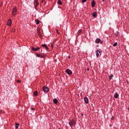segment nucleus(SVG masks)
<instances>
[{
	"label": "nucleus",
	"mask_w": 129,
	"mask_h": 129,
	"mask_svg": "<svg viewBox=\"0 0 129 129\" xmlns=\"http://www.w3.org/2000/svg\"><path fill=\"white\" fill-rule=\"evenodd\" d=\"M68 59H70L71 58V56H70V55H69L68 56Z\"/></svg>",
	"instance_id": "7c9ffc66"
},
{
	"label": "nucleus",
	"mask_w": 129,
	"mask_h": 129,
	"mask_svg": "<svg viewBox=\"0 0 129 129\" xmlns=\"http://www.w3.org/2000/svg\"><path fill=\"white\" fill-rule=\"evenodd\" d=\"M57 34H59V31H58V29H56Z\"/></svg>",
	"instance_id": "c85d7f7f"
},
{
	"label": "nucleus",
	"mask_w": 129,
	"mask_h": 129,
	"mask_svg": "<svg viewBox=\"0 0 129 129\" xmlns=\"http://www.w3.org/2000/svg\"><path fill=\"white\" fill-rule=\"evenodd\" d=\"M66 72L68 75H72V71L69 69H67Z\"/></svg>",
	"instance_id": "39448f33"
},
{
	"label": "nucleus",
	"mask_w": 129,
	"mask_h": 129,
	"mask_svg": "<svg viewBox=\"0 0 129 129\" xmlns=\"http://www.w3.org/2000/svg\"><path fill=\"white\" fill-rule=\"evenodd\" d=\"M37 33H40V30H37Z\"/></svg>",
	"instance_id": "72a5a7b5"
},
{
	"label": "nucleus",
	"mask_w": 129,
	"mask_h": 129,
	"mask_svg": "<svg viewBox=\"0 0 129 129\" xmlns=\"http://www.w3.org/2000/svg\"><path fill=\"white\" fill-rule=\"evenodd\" d=\"M119 95L117 93H116L114 95V98H118Z\"/></svg>",
	"instance_id": "f3484780"
},
{
	"label": "nucleus",
	"mask_w": 129,
	"mask_h": 129,
	"mask_svg": "<svg viewBox=\"0 0 129 129\" xmlns=\"http://www.w3.org/2000/svg\"><path fill=\"white\" fill-rule=\"evenodd\" d=\"M16 82H17V83H21V80H18L16 81Z\"/></svg>",
	"instance_id": "bb28decb"
},
{
	"label": "nucleus",
	"mask_w": 129,
	"mask_h": 129,
	"mask_svg": "<svg viewBox=\"0 0 129 129\" xmlns=\"http://www.w3.org/2000/svg\"><path fill=\"white\" fill-rule=\"evenodd\" d=\"M84 100L85 102V103H89V100L88 99V98L87 97H85L84 98Z\"/></svg>",
	"instance_id": "6e6552de"
},
{
	"label": "nucleus",
	"mask_w": 129,
	"mask_h": 129,
	"mask_svg": "<svg viewBox=\"0 0 129 129\" xmlns=\"http://www.w3.org/2000/svg\"><path fill=\"white\" fill-rule=\"evenodd\" d=\"M95 42L96 44H99V43L100 44H103V41H102V40H101V39H100V38H97L95 40Z\"/></svg>",
	"instance_id": "f03ea898"
},
{
	"label": "nucleus",
	"mask_w": 129,
	"mask_h": 129,
	"mask_svg": "<svg viewBox=\"0 0 129 129\" xmlns=\"http://www.w3.org/2000/svg\"><path fill=\"white\" fill-rule=\"evenodd\" d=\"M33 95H34V96H38V91H34L33 93Z\"/></svg>",
	"instance_id": "ddd939ff"
},
{
	"label": "nucleus",
	"mask_w": 129,
	"mask_h": 129,
	"mask_svg": "<svg viewBox=\"0 0 129 129\" xmlns=\"http://www.w3.org/2000/svg\"><path fill=\"white\" fill-rule=\"evenodd\" d=\"M31 49L32 51H34V52H37V51H38V50H39L40 49V47H37L36 48H35V47L32 46L31 47Z\"/></svg>",
	"instance_id": "423d86ee"
},
{
	"label": "nucleus",
	"mask_w": 129,
	"mask_h": 129,
	"mask_svg": "<svg viewBox=\"0 0 129 129\" xmlns=\"http://www.w3.org/2000/svg\"><path fill=\"white\" fill-rule=\"evenodd\" d=\"M35 22H36V25H39V24H40V20H39V19H36L35 20Z\"/></svg>",
	"instance_id": "a211bd4d"
},
{
	"label": "nucleus",
	"mask_w": 129,
	"mask_h": 129,
	"mask_svg": "<svg viewBox=\"0 0 129 129\" xmlns=\"http://www.w3.org/2000/svg\"><path fill=\"white\" fill-rule=\"evenodd\" d=\"M99 54H101V53H102V51H100V50H99Z\"/></svg>",
	"instance_id": "c756f323"
},
{
	"label": "nucleus",
	"mask_w": 129,
	"mask_h": 129,
	"mask_svg": "<svg viewBox=\"0 0 129 129\" xmlns=\"http://www.w3.org/2000/svg\"><path fill=\"white\" fill-rule=\"evenodd\" d=\"M128 109H129V108H128Z\"/></svg>",
	"instance_id": "a19ab883"
},
{
	"label": "nucleus",
	"mask_w": 129,
	"mask_h": 129,
	"mask_svg": "<svg viewBox=\"0 0 129 129\" xmlns=\"http://www.w3.org/2000/svg\"><path fill=\"white\" fill-rule=\"evenodd\" d=\"M15 125H16L15 126V128L18 129V128H19V126H20V124L18 123H16Z\"/></svg>",
	"instance_id": "2eb2a0df"
},
{
	"label": "nucleus",
	"mask_w": 129,
	"mask_h": 129,
	"mask_svg": "<svg viewBox=\"0 0 129 129\" xmlns=\"http://www.w3.org/2000/svg\"><path fill=\"white\" fill-rule=\"evenodd\" d=\"M126 82H127V84L128 85L129 84V82H128V81L127 80H126Z\"/></svg>",
	"instance_id": "2f4dec72"
},
{
	"label": "nucleus",
	"mask_w": 129,
	"mask_h": 129,
	"mask_svg": "<svg viewBox=\"0 0 129 129\" xmlns=\"http://www.w3.org/2000/svg\"><path fill=\"white\" fill-rule=\"evenodd\" d=\"M87 71H89V68L87 69Z\"/></svg>",
	"instance_id": "473e14b6"
},
{
	"label": "nucleus",
	"mask_w": 129,
	"mask_h": 129,
	"mask_svg": "<svg viewBox=\"0 0 129 129\" xmlns=\"http://www.w3.org/2000/svg\"><path fill=\"white\" fill-rule=\"evenodd\" d=\"M51 47L52 48H54V44H51Z\"/></svg>",
	"instance_id": "cd10ccee"
},
{
	"label": "nucleus",
	"mask_w": 129,
	"mask_h": 129,
	"mask_svg": "<svg viewBox=\"0 0 129 129\" xmlns=\"http://www.w3.org/2000/svg\"><path fill=\"white\" fill-rule=\"evenodd\" d=\"M92 16L93 18H97V14H96V12L93 13Z\"/></svg>",
	"instance_id": "9d476101"
},
{
	"label": "nucleus",
	"mask_w": 129,
	"mask_h": 129,
	"mask_svg": "<svg viewBox=\"0 0 129 129\" xmlns=\"http://www.w3.org/2000/svg\"><path fill=\"white\" fill-rule=\"evenodd\" d=\"M115 36H118V35H119V33L118 32V31L116 32L115 33Z\"/></svg>",
	"instance_id": "5701e85b"
},
{
	"label": "nucleus",
	"mask_w": 129,
	"mask_h": 129,
	"mask_svg": "<svg viewBox=\"0 0 129 129\" xmlns=\"http://www.w3.org/2000/svg\"><path fill=\"white\" fill-rule=\"evenodd\" d=\"M57 4L60 6L62 5V2H61V0H58Z\"/></svg>",
	"instance_id": "6ab92c4d"
},
{
	"label": "nucleus",
	"mask_w": 129,
	"mask_h": 129,
	"mask_svg": "<svg viewBox=\"0 0 129 129\" xmlns=\"http://www.w3.org/2000/svg\"><path fill=\"white\" fill-rule=\"evenodd\" d=\"M58 102V100L56 98L53 99V103H54V104H57Z\"/></svg>",
	"instance_id": "4468645a"
},
{
	"label": "nucleus",
	"mask_w": 129,
	"mask_h": 129,
	"mask_svg": "<svg viewBox=\"0 0 129 129\" xmlns=\"http://www.w3.org/2000/svg\"><path fill=\"white\" fill-rule=\"evenodd\" d=\"M99 50H97L96 51V54L97 57H99Z\"/></svg>",
	"instance_id": "dca6fc26"
},
{
	"label": "nucleus",
	"mask_w": 129,
	"mask_h": 129,
	"mask_svg": "<svg viewBox=\"0 0 129 129\" xmlns=\"http://www.w3.org/2000/svg\"><path fill=\"white\" fill-rule=\"evenodd\" d=\"M75 124V121L74 120H72L69 122V124L72 127L73 125Z\"/></svg>",
	"instance_id": "20e7f679"
},
{
	"label": "nucleus",
	"mask_w": 129,
	"mask_h": 129,
	"mask_svg": "<svg viewBox=\"0 0 129 129\" xmlns=\"http://www.w3.org/2000/svg\"><path fill=\"white\" fill-rule=\"evenodd\" d=\"M36 55L37 57H38L39 58H45V57H46V55L45 54L41 55L39 53H36Z\"/></svg>",
	"instance_id": "0eeeda50"
},
{
	"label": "nucleus",
	"mask_w": 129,
	"mask_h": 129,
	"mask_svg": "<svg viewBox=\"0 0 129 129\" xmlns=\"http://www.w3.org/2000/svg\"><path fill=\"white\" fill-rule=\"evenodd\" d=\"M31 110H32V111L33 110L34 113H36V111H35L36 109H35V108L31 107Z\"/></svg>",
	"instance_id": "412c9836"
},
{
	"label": "nucleus",
	"mask_w": 129,
	"mask_h": 129,
	"mask_svg": "<svg viewBox=\"0 0 129 129\" xmlns=\"http://www.w3.org/2000/svg\"><path fill=\"white\" fill-rule=\"evenodd\" d=\"M8 26H12V21L11 19L8 20Z\"/></svg>",
	"instance_id": "9b49d317"
},
{
	"label": "nucleus",
	"mask_w": 129,
	"mask_h": 129,
	"mask_svg": "<svg viewBox=\"0 0 129 129\" xmlns=\"http://www.w3.org/2000/svg\"><path fill=\"white\" fill-rule=\"evenodd\" d=\"M40 52H42V50L40 51Z\"/></svg>",
	"instance_id": "ea45409f"
},
{
	"label": "nucleus",
	"mask_w": 129,
	"mask_h": 129,
	"mask_svg": "<svg viewBox=\"0 0 129 129\" xmlns=\"http://www.w3.org/2000/svg\"><path fill=\"white\" fill-rule=\"evenodd\" d=\"M42 89L43 91L45 93H48L49 92V88L46 87V86H43Z\"/></svg>",
	"instance_id": "7ed1b4c3"
},
{
	"label": "nucleus",
	"mask_w": 129,
	"mask_h": 129,
	"mask_svg": "<svg viewBox=\"0 0 129 129\" xmlns=\"http://www.w3.org/2000/svg\"><path fill=\"white\" fill-rule=\"evenodd\" d=\"M116 46H117V42H115V43L113 44V47H116Z\"/></svg>",
	"instance_id": "b1692460"
},
{
	"label": "nucleus",
	"mask_w": 129,
	"mask_h": 129,
	"mask_svg": "<svg viewBox=\"0 0 129 129\" xmlns=\"http://www.w3.org/2000/svg\"><path fill=\"white\" fill-rule=\"evenodd\" d=\"M103 2H105V0H102Z\"/></svg>",
	"instance_id": "c9c22d12"
},
{
	"label": "nucleus",
	"mask_w": 129,
	"mask_h": 129,
	"mask_svg": "<svg viewBox=\"0 0 129 129\" xmlns=\"http://www.w3.org/2000/svg\"><path fill=\"white\" fill-rule=\"evenodd\" d=\"M95 1L94 0L92 1V3H91V6H92V8H94V7H95Z\"/></svg>",
	"instance_id": "1a4fd4ad"
},
{
	"label": "nucleus",
	"mask_w": 129,
	"mask_h": 129,
	"mask_svg": "<svg viewBox=\"0 0 129 129\" xmlns=\"http://www.w3.org/2000/svg\"><path fill=\"white\" fill-rule=\"evenodd\" d=\"M35 3L36 4L35 5L36 7H38V6H39V3H38V1L35 0Z\"/></svg>",
	"instance_id": "4be33fe9"
},
{
	"label": "nucleus",
	"mask_w": 129,
	"mask_h": 129,
	"mask_svg": "<svg viewBox=\"0 0 129 129\" xmlns=\"http://www.w3.org/2000/svg\"><path fill=\"white\" fill-rule=\"evenodd\" d=\"M87 0H82V2L83 3V4H84V3H86Z\"/></svg>",
	"instance_id": "a878e982"
},
{
	"label": "nucleus",
	"mask_w": 129,
	"mask_h": 129,
	"mask_svg": "<svg viewBox=\"0 0 129 129\" xmlns=\"http://www.w3.org/2000/svg\"><path fill=\"white\" fill-rule=\"evenodd\" d=\"M82 33V30H80L78 31V34H81Z\"/></svg>",
	"instance_id": "393cba45"
},
{
	"label": "nucleus",
	"mask_w": 129,
	"mask_h": 129,
	"mask_svg": "<svg viewBox=\"0 0 129 129\" xmlns=\"http://www.w3.org/2000/svg\"><path fill=\"white\" fill-rule=\"evenodd\" d=\"M41 2L42 3H43V2H44V0H42Z\"/></svg>",
	"instance_id": "e433bc0d"
},
{
	"label": "nucleus",
	"mask_w": 129,
	"mask_h": 129,
	"mask_svg": "<svg viewBox=\"0 0 129 129\" xmlns=\"http://www.w3.org/2000/svg\"><path fill=\"white\" fill-rule=\"evenodd\" d=\"M17 11H18V9H17V7L16 6L14 7L12 11L13 16H16V15H17Z\"/></svg>",
	"instance_id": "f257e3e1"
},
{
	"label": "nucleus",
	"mask_w": 129,
	"mask_h": 129,
	"mask_svg": "<svg viewBox=\"0 0 129 129\" xmlns=\"http://www.w3.org/2000/svg\"><path fill=\"white\" fill-rule=\"evenodd\" d=\"M109 77V80H111V79H112V77H113V75L111 74Z\"/></svg>",
	"instance_id": "aec40b11"
},
{
	"label": "nucleus",
	"mask_w": 129,
	"mask_h": 129,
	"mask_svg": "<svg viewBox=\"0 0 129 129\" xmlns=\"http://www.w3.org/2000/svg\"><path fill=\"white\" fill-rule=\"evenodd\" d=\"M113 118H114L113 117H112V119H113Z\"/></svg>",
	"instance_id": "4c0bfd02"
},
{
	"label": "nucleus",
	"mask_w": 129,
	"mask_h": 129,
	"mask_svg": "<svg viewBox=\"0 0 129 129\" xmlns=\"http://www.w3.org/2000/svg\"><path fill=\"white\" fill-rule=\"evenodd\" d=\"M99 45H97V47H99Z\"/></svg>",
	"instance_id": "58836bf2"
},
{
	"label": "nucleus",
	"mask_w": 129,
	"mask_h": 129,
	"mask_svg": "<svg viewBox=\"0 0 129 129\" xmlns=\"http://www.w3.org/2000/svg\"><path fill=\"white\" fill-rule=\"evenodd\" d=\"M41 46L42 47H43V48H45L46 50H49V47L47 46L46 44H42Z\"/></svg>",
	"instance_id": "f8f14e48"
},
{
	"label": "nucleus",
	"mask_w": 129,
	"mask_h": 129,
	"mask_svg": "<svg viewBox=\"0 0 129 129\" xmlns=\"http://www.w3.org/2000/svg\"><path fill=\"white\" fill-rule=\"evenodd\" d=\"M81 115H82V116H83V115H84L83 113H82Z\"/></svg>",
	"instance_id": "f704fd0d"
}]
</instances>
